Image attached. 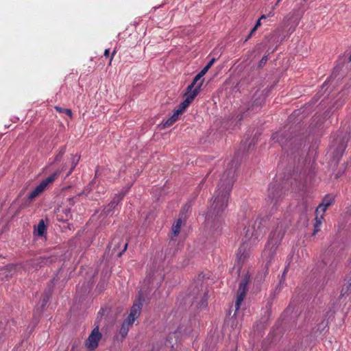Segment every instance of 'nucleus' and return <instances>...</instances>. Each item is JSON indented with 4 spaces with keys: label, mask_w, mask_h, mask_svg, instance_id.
Listing matches in <instances>:
<instances>
[{
    "label": "nucleus",
    "mask_w": 351,
    "mask_h": 351,
    "mask_svg": "<svg viewBox=\"0 0 351 351\" xmlns=\"http://www.w3.org/2000/svg\"><path fill=\"white\" fill-rule=\"evenodd\" d=\"M265 220L256 219L245 228L243 244L239 247L237 256L239 260L245 259L248 254L247 248L256 245L265 232Z\"/></svg>",
    "instance_id": "nucleus-1"
},
{
    "label": "nucleus",
    "mask_w": 351,
    "mask_h": 351,
    "mask_svg": "<svg viewBox=\"0 0 351 351\" xmlns=\"http://www.w3.org/2000/svg\"><path fill=\"white\" fill-rule=\"evenodd\" d=\"M235 180V170L231 169L226 171L217 185L215 197H229Z\"/></svg>",
    "instance_id": "nucleus-2"
},
{
    "label": "nucleus",
    "mask_w": 351,
    "mask_h": 351,
    "mask_svg": "<svg viewBox=\"0 0 351 351\" xmlns=\"http://www.w3.org/2000/svg\"><path fill=\"white\" fill-rule=\"evenodd\" d=\"M291 185L293 189L298 191L301 189L300 185L299 186H293L292 179L282 180L276 178L274 182H272L268 188L269 195L275 197H280L282 195H289L287 191H289L288 185Z\"/></svg>",
    "instance_id": "nucleus-3"
},
{
    "label": "nucleus",
    "mask_w": 351,
    "mask_h": 351,
    "mask_svg": "<svg viewBox=\"0 0 351 351\" xmlns=\"http://www.w3.org/2000/svg\"><path fill=\"white\" fill-rule=\"evenodd\" d=\"M191 297L193 304L199 309L207 306L208 291L207 288L201 283H197L191 287Z\"/></svg>",
    "instance_id": "nucleus-4"
},
{
    "label": "nucleus",
    "mask_w": 351,
    "mask_h": 351,
    "mask_svg": "<svg viewBox=\"0 0 351 351\" xmlns=\"http://www.w3.org/2000/svg\"><path fill=\"white\" fill-rule=\"evenodd\" d=\"M60 173L61 171L60 170H57L47 178L42 180L39 184H38L28 193L27 195V197H36L41 195L43 193L47 190L58 179Z\"/></svg>",
    "instance_id": "nucleus-5"
},
{
    "label": "nucleus",
    "mask_w": 351,
    "mask_h": 351,
    "mask_svg": "<svg viewBox=\"0 0 351 351\" xmlns=\"http://www.w3.org/2000/svg\"><path fill=\"white\" fill-rule=\"evenodd\" d=\"M265 97L261 93H256L254 96V100L250 106L247 107L245 110H241L240 112L236 116V119L238 121H241L244 117L250 115L251 114L256 113L259 111L260 108L264 104Z\"/></svg>",
    "instance_id": "nucleus-6"
},
{
    "label": "nucleus",
    "mask_w": 351,
    "mask_h": 351,
    "mask_svg": "<svg viewBox=\"0 0 351 351\" xmlns=\"http://www.w3.org/2000/svg\"><path fill=\"white\" fill-rule=\"evenodd\" d=\"M333 204L331 199H324L322 202L317 206L315 210V223L313 234L315 235L319 231V226L322 223L324 215L326 209Z\"/></svg>",
    "instance_id": "nucleus-7"
},
{
    "label": "nucleus",
    "mask_w": 351,
    "mask_h": 351,
    "mask_svg": "<svg viewBox=\"0 0 351 351\" xmlns=\"http://www.w3.org/2000/svg\"><path fill=\"white\" fill-rule=\"evenodd\" d=\"M278 247L279 245L267 241L263 252V258L265 262L266 267H268L274 261Z\"/></svg>",
    "instance_id": "nucleus-8"
},
{
    "label": "nucleus",
    "mask_w": 351,
    "mask_h": 351,
    "mask_svg": "<svg viewBox=\"0 0 351 351\" xmlns=\"http://www.w3.org/2000/svg\"><path fill=\"white\" fill-rule=\"evenodd\" d=\"M199 92V86L197 87L193 93L189 95V93H185V99L181 102L178 106L177 108L174 110L176 112V114H182L185 110L189 106L191 102L194 100L196 96L198 95Z\"/></svg>",
    "instance_id": "nucleus-9"
},
{
    "label": "nucleus",
    "mask_w": 351,
    "mask_h": 351,
    "mask_svg": "<svg viewBox=\"0 0 351 351\" xmlns=\"http://www.w3.org/2000/svg\"><path fill=\"white\" fill-rule=\"evenodd\" d=\"M286 225L283 223L278 224L276 228L271 233L269 236V242L280 245L286 231Z\"/></svg>",
    "instance_id": "nucleus-10"
},
{
    "label": "nucleus",
    "mask_w": 351,
    "mask_h": 351,
    "mask_svg": "<svg viewBox=\"0 0 351 351\" xmlns=\"http://www.w3.org/2000/svg\"><path fill=\"white\" fill-rule=\"evenodd\" d=\"M102 335L99 332V326H97L88 336L86 341V346L88 349L94 350L98 346L99 341L101 339Z\"/></svg>",
    "instance_id": "nucleus-11"
},
{
    "label": "nucleus",
    "mask_w": 351,
    "mask_h": 351,
    "mask_svg": "<svg viewBox=\"0 0 351 351\" xmlns=\"http://www.w3.org/2000/svg\"><path fill=\"white\" fill-rule=\"evenodd\" d=\"M227 206V201L226 199H213L210 208L209 209L210 214L218 215L223 211Z\"/></svg>",
    "instance_id": "nucleus-12"
},
{
    "label": "nucleus",
    "mask_w": 351,
    "mask_h": 351,
    "mask_svg": "<svg viewBox=\"0 0 351 351\" xmlns=\"http://www.w3.org/2000/svg\"><path fill=\"white\" fill-rule=\"evenodd\" d=\"M142 308V302L141 299L136 301L130 310V313L126 319L129 322L134 324L135 320L139 317Z\"/></svg>",
    "instance_id": "nucleus-13"
},
{
    "label": "nucleus",
    "mask_w": 351,
    "mask_h": 351,
    "mask_svg": "<svg viewBox=\"0 0 351 351\" xmlns=\"http://www.w3.org/2000/svg\"><path fill=\"white\" fill-rule=\"evenodd\" d=\"M247 282L246 280H243L239 283V289L237 291L236 303H235V308L236 311H238L240 308L241 304L242 303L247 291Z\"/></svg>",
    "instance_id": "nucleus-14"
},
{
    "label": "nucleus",
    "mask_w": 351,
    "mask_h": 351,
    "mask_svg": "<svg viewBox=\"0 0 351 351\" xmlns=\"http://www.w3.org/2000/svg\"><path fill=\"white\" fill-rule=\"evenodd\" d=\"M112 245H113V250L118 252V256H121L128 247V242L124 241L123 239L119 237L114 238Z\"/></svg>",
    "instance_id": "nucleus-15"
},
{
    "label": "nucleus",
    "mask_w": 351,
    "mask_h": 351,
    "mask_svg": "<svg viewBox=\"0 0 351 351\" xmlns=\"http://www.w3.org/2000/svg\"><path fill=\"white\" fill-rule=\"evenodd\" d=\"M202 78V77H200V75L197 73L195 77L193 78V82H191V84H189L188 86V87L186 88V93H189V95H191L193 91H194L197 87L199 86V90L201 89V87L202 86V84H203V80L202 82H200L198 84L196 85L197 82Z\"/></svg>",
    "instance_id": "nucleus-16"
},
{
    "label": "nucleus",
    "mask_w": 351,
    "mask_h": 351,
    "mask_svg": "<svg viewBox=\"0 0 351 351\" xmlns=\"http://www.w3.org/2000/svg\"><path fill=\"white\" fill-rule=\"evenodd\" d=\"M299 178H300V180H298L296 178H290L289 179H292V182H293V186H299L300 185L301 186V189L300 190H298V191H295L294 189H293L291 185H288V187L289 188V190H291V191L293 192H295V193H299L300 191H302L305 188V183L302 181V179H301V176H299Z\"/></svg>",
    "instance_id": "nucleus-17"
},
{
    "label": "nucleus",
    "mask_w": 351,
    "mask_h": 351,
    "mask_svg": "<svg viewBox=\"0 0 351 351\" xmlns=\"http://www.w3.org/2000/svg\"><path fill=\"white\" fill-rule=\"evenodd\" d=\"M132 323L129 322L126 319L123 322L119 330V334L122 338H124L127 336L129 331V328L130 326H132Z\"/></svg>",
    "instance_id": "nucleus-18"
},
{
    "label": "nucleus",
    "mask_w": 351,
    "mask_h": 351,
    "mask_svg": "<svg viewBox=\"0 0 351 351\" xmlns=\"http://www.w3.org/2000/svg\"><path fill=\"white\" fill-rule=\"evenodd\" d=\"M282 32L283 27H278L270 35H269L267 38H269V40H273L274 42L277 43L278 42L279 36Z\"/></svg>",
    "instance_id": "nucleus-19"
},
{
    "label": "nucleus",
    "mask_w": 351,
    "mask_h": 351,
    "mask_svg": "<svg viewBox=\"0 0 351 351\" xmlns=\"http://www.w3.org/2000/svg\"><path fill=\"white\" fill-rule=\"evenodd\" d=\"M179 116V114H176V112L174 110L173 114L164 121V128H166L171 126L178 119Z\"/></svg>",
    "instance_id": "nucleus-20"
},
{
    "label": "nucleus",
    "mask_w": 351,
    "mask_h": 351,
    "mask_svg": "<svg viewBox=\"0 0 351 351\" xmlns=\"http://www.w3.org/2000/svg\"><path fill=\"white\" fill-rule=\"evenodd\" d=\"M182 223V220L181 218L178 219L176 223L173 225L172 227V233L174 237H178L181 229V226Z\"/></svg>",
    "instance_id": "nucleus-21"
},
{
    "label": "nucleus",
    "mask_w": 351,
    "mask_h": 351,
    "mask_svg": "<svg viewBox=\"0 0 351 351\" xmlns=\"http://www.w3.org/2000/svg\"><path fill=\"white\" fill-rule=\"evenodd\" d=\"M345 149V145L343 143L340 144L334 152V158L337 160H339V158L343 156Z\"/></svg>",
    "instance_id": "nucleus-22"
},
{
    "label": "nucleus",
    "mask_w": 351,
    "mask_h": 351,
    "mask_svg": "<svg viewBox=\"0 0 351 351\" xmlns=\"http://www.w3.org/2000/svg\"><path fill=\"white\" fill-rule=\"evenodd\" d=\"M45 225L43 220H40L36 229V234L38 236H43L45 232Z\"/></svg>",
    "instance_id": "nucleus-23"
},
{
    "label": "nucleus",
    "mask_w": 351,
    "mask_h": 351,
    "mask_svg": "<svg viewBox=\"0 0 351 351\" xmlns=\"http://www.w3.org/2000/svg\"><path fill=\"white\" fill-rule=\"evenodd\" d=\"M80 158V156L72 155L71 168V170L69 171V173H71L73 171V169L75 168V167L77 166V165L79 162Z\"/></svg>",
    "instance_id": "nucleus-24"
},
{
    "label": "nucleus",
    "mask_w": 351,
    "mask_h": 351,
    "mask_svg": "<svg viewBox=\"0 0 351 351\" xmlns=\"http://www.w3.org/2000/svg\"><path fill=\"white\" fill-rule=\"evenodd\" d=\"M55 109L57 112L60 113H65L66 115L69 116L70 117H72V111L70 109L66 108H62L59 106H55Z\"/></svg>",
    "instance_id": "nucleus-25"
},
{
    "label": "nucleus",
    "mask_w": 351,
    "mask_h": 351,
    "mask_svg": "<svg viewBox=\"0 0 351 351\" xmlns=\"http://www.w3.org/2000/svg\"><path fill=\"white\" fill-rule=\"evenodd\" d=\"M65 152H66V148H65V147H62L60 149L59 152H58V153L57 154V155L56 156V157H55V158H54V161H55V162H58V161H60V160L62 159V158L63 155L64 154Z\"/></svg>",
    "instance_id": "nucleus-26"
},
{
    "label": "nucleus",
    "mask_w": 351,
    "mask_h": 351,
    "mask_svg": "<svg viewBox=\"0 0 351 351\" xmlns=\"http://www.w3.org/2000/svg\"><path fill=\"white\" fill-rule=\"evenodd\" d=\"M268 60L267 56H264L258 63V67H263L265 66Z\"/></svg>",
    "instance_id": "nucleus-27"
},
{
    "label": "nucleus",
    "mask_w": 351,
    "mask_h": 351,
    "mask_svg": "<svg viewBox=\"0 0 351 351\" xmlns=\"http://www.w3.org/2000/svg\"><path fill=\"white\" fill-rule=\"evenodd\" d=\"M40 263L43 265H47L53 262V259L51 258H41Z\"/></svg>",
    "instance_id": "nucleus-28"
},
{
    "label": "nucleus",
    "mask_w": 351,
    "mask_h": 351,
    "mask_svg": "<svg viewBox=\"0 0 351 351\" xmlns=\"http://www.w3.org/2000/svg\"><path fill=\"white\" fill-rule=\"evenodd\" d=\"M215 61V58H212L208 63L206 65L207 67H208L209 69L213 66V64H214Z\"/></svg>",
    "instance_id": "nucleus-29"
},
{
    "label": "nucleus",
    "mask_w": 351,
    "mask_h": 351,
    "mask_svg": "<svg viewBox=\"0 0 351 351\" xmlns=\"http://www.w3.org/2000/svg\"><path fill=\"white\" fill-rule=\"evenodd\" d=\"M115 53H116V50H114V51H112V54H111V56H110V61H109L108 65H111V62H112V59H113V58H114V56Z\"/></svg>",
    "instance_id": "nucleus-30"
},
{
    "label": "nucleus",
    "mask_w": 351,
    "mask_h": 351,
    "mask_svg": "<svg viewBox=\"0 0 351 351\" xmlns=\"http://www.w3.org/2000/svg\"><path fill=\"white\" fill-rule=\"evenodd\" d=\"M257 30L256 27H254L250 32V36H252L254 32Z\"/></svg>",
    "instance_id": "nucleus-31"
},
{
    "label": "nucleus",
    "mask_w": 351,
    "mask_h": 351,
    "mask_svg": "<svg viewBox=\"0 0 351 351\" xmlns=\"http://www.w3.org/2000/svg\"><path fill=\"white\" fill-rule=\"evenodd\" d=\"M109 54H110V49H105L104 53V56L108 58L109 56Z\"/></svg>",
    "instance_id": "nucleus-32"
},
{
    "label": "nucleus",
    "mask_w": 351,
    "mask_h": 351,
    "mask_svg": "<svg viewBox=\"0 0 351 351\" xmlns=\"http://www.w3.org/2000/svg\"><path fill=\"white\" fill-rule=\"evenodd\" d=\"M261 19H258L254 25V27H256L257 29L261 25Z\"/></svg>",
    "instance_id": "nucleus-33"
},
{
    "label": "nucleus",
    "mask_w": 351,
    "mask_h": 351,
    "mask_svg": "<svg viewBox=\"0 0 351 351\" xmlns=\"http://www.w3.org/2000/svg\"><path fill=\"white\" fill-rule=\"evenodd\" d=\"M206 73V72H205L203 69L201 70V71L198 73L200 77H203L205 74Z\"/></svg>",
    "instance_id": "nucleus-34"
},
{
    "label": "nucleus",
    "mask_w": 351,
    "mask_h": 351,
    "mask_svg": "<svg viewBox=\"0 0 351 351\" xmlns=\"http://www.w3.org/2000/svg\"><path fill=\"white\" fill-rule=\"evenodd\" d=\"M282 0H278L277 2L276 3V4L274 5V6L273 7V10L279 5L280 2Z\"/></svg>",
    "instance_id": "nucleus-35"
},
{
    "label": "nucleus",
    "mask_w": 351,
    "mask_h": 351,
    "mask_svg": "<svg viewBox=\"0 0 351 351\" xmlns=\"http://www.w3.org/2000/svg\"><path fill=\"white\" fill-rule=\"evenodd\" d=\"M189 209H190V206H189V205H186V206L183 208V210H182V211H183V212H184V210L188 211Z\"/></svg>",
    "instance_id": "nucleus-36"
},
{
    "label": "nucleus",
    "mask_w": 351,
    "mask_h": 351,
    "mask_svg": "<svg viewBox=\"0 0 351 351\" xmlns=\"http://www.w3.org/2000/svg\"><path fill=\"white\" fill-rule=\"evenodd\" d=\"M274 15V13L273 10H272V11L269 12V14L267 16H269V17H271V16H273Z\"/></svg>",
    "instance_id": "nucleus-37"
},
{
    "label": "nucleus",
    "mask_w": 351,
    "mask_h": 351,
    "mask_svg": "<svg viewBox=\"0 0 351 351\" xmlns=\"http://www.w3.org/2000/svg\"><path fill=\"white\" fill-rule=\"evenodd\" d=\"M267 17V15H265V14H263V15L260 17V19H261V21L262 19H266Z\"/></svg>",
    "instance_id": "nucleus-38"
},
{
    "label": "nucleus",
    "mask_w": 351,
    "mask_h": 351,
    "mask_svg": "<svg viewBox=\"0 0 351 351\" xmlns=\"http://www.w3.org/2000/svg\"><path fill=\"white\" fill-rule=\"evenodd\" d=\"M202 69L207 73V71L209 70V68L205 66Z\"/></svg>",
    "instance_id": "nucleus-39"
},
{
    "label": "nucleus",
    "mask_w": 351,
    "mask_h": 351,
    "mask_svg": "<svg viewBox=\"0 0 351 351\" xmlns=\"http://www.w3.org/2000/svg\"><path fill=\"white\" fill-rule=\"evenodd\" d=\"M252 36H250V34L247 36L246 39L245 40V42H246L248 39H250Z\"/></svg>",
    "instance_id": "nucleus-40"
},
{
    "label": "nucleus",
    "mask_w": 351,
    "mask_h": 351,
    "mask_svg": "<svg viewBox=\"0 0 351 351\" xmlns=\"http://www.w3.org/2000/svg\"><path fill=\"white\" fill-rule=\"evenodd\" d=\"M324 197L328 198V197H329V195H326Z\"/></svg>",
    "instance_id": "nucleus-41"
},
{
    "label": "nucleus",
    "mask_w": 351,
    "mask_h": 351,
    "mask_svg": "<svg viewBox=\"0 0 351 351\" xmlns=\"http://www.w3.org/2000/svg\"><path fill=\"white\" fill-rule=\"evenodd\" d=\"M349 61H350V62H351V55H350V57H349Z\"/></svg>",
    "instance_id": "nucleus-42"
}]
</instances>
